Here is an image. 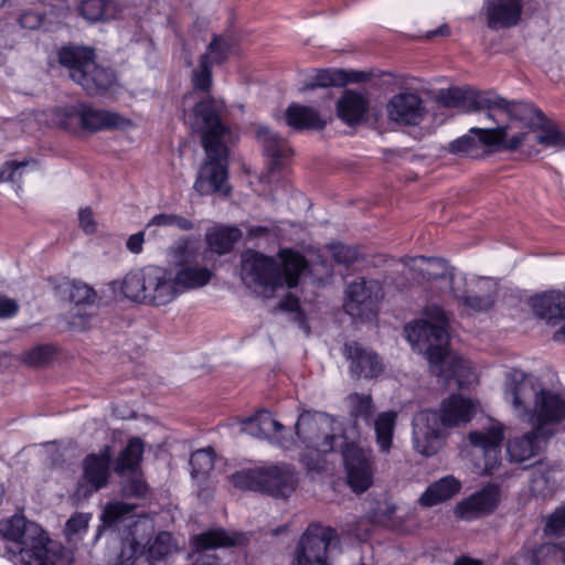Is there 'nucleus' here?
Segmentation results:
<instances>
[{
  "instance_id": "f257e3e1",
  "label": "nucleus",
  "mask_w": 565,
  "mask_h": 565,
  "mask_svg": "<svg viewBox=\"0 0 565 565\" xmlns=\"http://www.w3.org/2000/svg\"><path fill=\"white\" fill-rule=\"evenodd\" d=\"M478 107L498 109L511 119L507 125L472 130L488 147L500 146L505 150L515 151L533 139L546 148L565 149V134L531 105L510 103L495 96L479 99Z\"/></svg>"
},
{
  "instance_id": "f03ea898",
  "label": "nucleus",
  "mask_w": 565,
  "mask_h": 565,
  "mask_svg": "<svg viewBox=\"0 0 565 565\" xmlns=\"http://www.w3.org/2000/svg\"><path fill=\"white\" fill-rule=\"evenodd\" d=\"M223 110L222 100L209 97L195 104L191 116V128L201 134V143L206 154L193 185L200 195L220 193L228 196L232 191L227 183L228 149L225 136L228 129L221 120Z\"/></svg>"
},
{
  "instance_id": "7ed1b4c3",
  "label": "nucleus",
  "mask_w": 565,
  "mask_h": 565,
  "mask_svg": "<svg viewBox=\"0 0 565 565\" xmlns=\"http://www.w3.org/2000/svg\"><path fill=\"white\" fill-rule=\"evenodd\" d=\"M425 318L405 327L407 340L425 350L430 371L443 383L445 388H461L473 379L468 361L448 348V319L438 306H428Z\"/></svg>"
},
{
  "instance_id": "20e7f679",
  "label": "nucleus",
  "mask_w": 565,
  "mask_h": 565,
  "mask_svg": "<svg viewBox=\"0 0 565 565\" xmlns=\"http://www.w3.org/2000/svg\"><path fill=\"white\" fill-rule=\"evenodd\" d=\"M505 397L516 417L543 433L545 426L565 418V401L556 393L544 390L533 376L513 370L504 384Z\"/></svg>"
},
{
  "instance_id": "39448f33",
  "label": "nucleus",
  "mask_w": 565,
  "mask_h": 565,
  "mask_svg": "<svg viewBox=\"0 0 565 565\" xmlns=\"http://www.w3.org/2000/svg\"><path fill=\"white\" fill-rule=\"evenodd\" d=\"M0 535L12 544L6 553L14 565H66L62 547L22 514L1 520Z\"/></svg>"
},
{
  "instance_id": "423d86ee",
  "label": "nucleus",
  "mask_w": 565,
  "mask_h": 565,
  "mask_svg": "<svg viewBox=\"0 0 565 565\" xmlns=\"http://www.w3.org/2000/svg\"><path fill=\"white\" fill-rule=\"evenodd\" d=\"M475 412L476 406L470 399L456 394L444 399L439 411L418 412L412 422L415 451L425 457L437 454L448 436V430L468 423Z\"/></svg>"
},
{
  "instance_id": "0eeeda50",
  "label": "nucleus",
  "mask_w": 565,
  "mask_h": 565,
  "mask_svg": "<svg viewBox=\"0 0 565 565\" xmlns=\"http://www.w3.org/2000/svg\"><path fill=\"white\" fill-rule=\"evenodd\" d=\"M126 298L148 306L164 307L180 295L171 268L149 265L129 271L120 284Z\"/></svg>"
},
{
  "instance_id": "6e6552de",
  "label": "nucleus",
  "mask_w": 565,
  "mask_h": 565,
  "mask_svg": "<svg viewBox=\"0 0 565 565\" xmlns=\"http://www.w3.org/2000/svg\"><path fill=\"white\" fill-rule=\"evenodd\" d=\"M360 431L341 435V452L350 488L356 493L365 492L373 483L374 462L371 449H364L355 444Z\"/></svg>"
},
{
  "instance_id": "1a4fd4ad",
  "label": "nucleus",
  "mask_w": 565,
  "mask_h": 565,
  "mask_svg": "<svg viewBox=\"0 0 565 565\" xmlns=\"http://www.w3.org/2000/svg\"><path fill=\"white\" fill-rule=\"evenodd\" d=\"M241 278L246 287L265 297L282 286L280 265L274 258L250 249L242 254Z\"/></svg>"
},
{
  "instance_id": "9d476101",
  "label": "nucleus",
  "mask_w": 565,
  "mask_h": 565,
  "mask_svg": "<svg viewBox=\"0 0 565 565\" xmlns=\"http://www.w3.org/2000/svg\"><path fill=\"white\" fill-rule=\"evenodd\" d=\"M60 124L67 130H84L95 132L99 130L126 128L132 125L131 120L105 109L90 105L78 104L64 107L58 113Z\"/></svg>"
},
{
  "instance_id": "9b49d317",
  "label": "nucleus",
  "mask_w": 565,
  "mask_h": 565,
  "mask_svg": "<svg viewBox=\"0 0 565 565\" xmlns=\"http://www.w3.org/2000/svg\"><path fill=\"white\" fill-rule=\"evenodd\" d=\"M337 422L324 413L306 411L301 413L296 423V435L317 455L334 450V440L341 439V435L334 434L333 425Z\"/></svg>"
},
{
  "instance_id": "f8f14e48",
  "label": "nucleus",
  "mask_w": 565,
  "mask_h": 565,
  "mask_svg": "<svg viewBox=\"0 0 565 565\" xmlns=\"http://www.w3.org/2000/svg\"><path fill=\"white\" fill-rule=\"evenodd\" d=\"M334 529L310 524L300 537L291 565H329V550L337 543Z\"/></svg>"
},
{
  "instance_id": "ddd939ff",
  "label": "nucleus",
  "mask_w": 565,
  "mask_h": 565,
  "mask_svg": "<svg viewBox=\"0 0 565 565\" xmlns=\"http://www.w3.org/2000/svg\"><path fill=\"white\" fill-rule=\"evenodd\" d=\"M381 298L377 281L359 278L348 285L343 308L354 320L369 321L376 317Z\"/></svg>"
},
{
  "instance_id": "4468645a",
  "label": "nucleus",
  "mask_w": 565,
  "mask_h": 565,
  "mask_svg": "<svg viewBox=\"0 0 565 565\" xmlns=\"http://www.w3.org/2000/svg\"><path fill=\"white\" fill-rule=\"evenodd\" d=\"M451 292L460 305L476 312H481L493 307L498 287L491 278L477 277L466 282L465 290L452 286Z\"/></svg>"
},
{
  "instance_id": "2eb2a0df",
  "label": "nucleus",
  "mask_w": 565,
  "mask_h": 565,
  "mask_svg": "<svg viewBox=\"0 0 565 565\" xmlns=\"http://www.w3.org/2000/svg\"><path fill=\"white\" fill-rule=\"evenodd\" d=\"M503 437V427L498 422H489L486 427L471 431L468 435L470 444L482 450L484 471L489 475H492L500 466Z\"/></svg>"
},
{
  "instance_id": "dca6fc26",
  "label": "nucleus",
  "mask_w": 565,
  "mask_h": 565,
  "mask_svg": "<svg viewBox=\"0 0 565 565\" xmlns=\"http://www.w3.org/2000/svg\"><path fill=\"white\" fill-rule=\"evenodd\" d=\"M386 113L392 121L404 126H418L425 119L427 110L417 93L403 92L388 100Z\"/></svg>"
},
{
  "instance_id": "f3484780",
  "label": "nucleus",
  "mask_w": 565,
  "mask_h": 565,
  "mask_svg": "<svg viewBox=\"0 0 565 565\" xmlns=\"http://www.w3.org/2000/svg\"><path fill=\"white\" fill-rule=\"evenodd\" d=\"M344 356L349 362V371L355 379L372 380L384 371V365L377 353L358 342L345 343Z\"/></svg>"
},
{
  "instance_id": "a211bd4d",
  "label": "nucleus",
  "mask_w": 565,
  "mask_h": 565,
  "mask_svg": "<svg viewBox=\"0 0 565 565\" xmlns=\"http://www.w3.org/2000/svg\"><path fill=\"white\" fill-rule=\"evenodd\" d=\"M110 447L105 446L98 454L86 456L83 462L85 483L79 484V490L84 489V495L98 491L108 484L110 477Z\"/></svg>"
},
{
  "instance_id": "6ab92c4d",
  "label": "nucleus",
  "mask_w": 565,
  "mask_h": 565,
  "mask_svg": "<svg viewBox=\"0 0 565 565\" xmlns=\"http://www.w3.org/2000/svg\"><path fill=\"white\" fill-rule=\"evenodd\" d=\"M500 500L498 486L489 484L469 498L459 502L455 513L461 519L470 520L490 514L494 511Z\"/></svg>"
},
{
  "instance_id": "aec40b11",
  "label": "nucleus",
  "mask_w": 565,
  "mask_h": 565,
  "mask_svg": "<svg viewBox=\"0 0 565 565\" xmlns=\"http://www.w3.org/2000/svg\"><path fill=\"white\" fill-rule=\"evenodd\" d=\"M402 263L409 269L412 278L419 284L438 279L452 280L451 269L441 258L404 257Z\"/></svg>"
},
{
  "instance_id": "412c9836",
  "label": "nucleus",
  "mask_w": 565,
  "mask_h": 565,
  "mask_svg": "<svg viewBox=\"0 0 565 565\" xmlns=\"http://www.w3.org/2000/svg\"><path fill=\"white\" fill-rule=\"evenodd\" d=\"M337 116L348 126H358L366 117L370 100L366 94L345 89L337 102Z\"/></svg>"
},
{
  "instance_id": "4be33fe9",
  "label": "nucleus",
  "mask_w": 565,
  "mask_h": 565,
  "mask_svg": "<svg viewBox=\"0 0 565 565\" xmlns=\"http://www.w3.org/2000/svg\"><path fill=\"white\" fill-rule=\"evenodd\" d=\"M76 77L77 84L88 96L103 95L117 83L115 72L109 67L97 64L96 61L83 74L77 73Z\"/></svg>"
},
{
  "instance_id": "5701e85b",
  "label": "nucleus",
  "mask_w": 565,
  "mask_h": 565,
  "mask_svg": "<svg viewBox=\"0 0 565 565\" xmlns=\"http://www.w3.org/2000/svg\"><path fill=\"white\" fill-rule=\"evenodd\" d=\"M521 12V0H489L487 24L492 30L513 26L519 23Z\"/></svg>"
},
{
  "instance_id": "b1692460",
  "label": "nucleus",
  "mask_w": 565,
  "mask_h": 565,
  "mask_svg": "<svg viewBox=\"0 0 565 565\" xmlns=\"http://www.w3.org/2000/svg\"><path fill=\"white\" fill-rule=\"evenodd\" d=\"M58 64L67 71L70 78L77 84L76 74H83L95 61V51L88 46L68 45L57 52Z\"/></svg>"
},
{
  "instance_id": "393cba45",
  "label": "nucleus",
  "mask_w": 565,
  "mask_h": 565,
  "mask_svg": "<svg viewBox=\"0 0 565 565\" xmlns=\"http://www.w3.org/2000/svg\"><path fill=\"white\" fill-rule=\"evenodd\" d=\"M278 471V477L268 478V482H260V492L274 498H288L296 489L297 478L294 467L290 465H273L262 467V472Z\"/></svg>"
},
{
  "instance_id": "a878e982",
  "label": "nucleus",
  "mask_w": 565,
  "mask_h": 565,
  "mask_svg": "<svg viewBox=\"0 0 565 565\" xmlns=\"http://www.w3.org/2000/svg\"><path fill=\"white\" fill-rule=\"evenodd\" d=\"M533 312L551 323L565 318V295L559 291L544 292L530 299Z\"/></svg>"
},
{
  "instance_id": "bb28decb",
  "label": "nucleus",
  "mask_w": 565,
  "mask_h": 565,
  "mask_svg": "<svg viewBox=\"0 0 565 565\" xmlns=\"http://www.w3.org/2000/svg\"><path fill=\"white\" fill-rule=\"evenodd\" d=\"M286 124L295 130H322L327 121L313 107L291 103L285 110Z\"/></svg>"
},
{
  "instance_id": "cd10ccee",
  "label": "nucleus",
  "mask_w": 565,
  "mask_h": 565,
  "mask_svg": "<svg viewBox=\"0 0 565 565\" xmlns=\"http://www.w3.org/2000/svg\"><path fill=\"white\" fill-rule=\"evenodd\" d=\"M213 271L201 265H182L173 270L179 295L205 287L213 278Z\"/></svg>"
},
{
  "instance_id": "c85d7f7f",
  "label": "nucleus",
  "mask_w": 565,
  "mask_h": 565,
  "mask_svg": "<svg viewBox=\"0 0 565 565\" xmlns=\"http://www.w3.org/2000/svg\"><path fill=\"white\" fill-rule=\"evenodd\" d=\"M256 138L262 143L266 154L273 158L269 171H278L281 168L280 160L290 154V148L287 141L264 126L256 130Z\"/></svg>"
},
{
  "instance_id": "c756f323",
  "label": "nucleus",
  "mask_w": 565,
  "mask_h": 565,
  "mask_svg": "<svg viewBox=\"0 0 565 565\" xmlns=\"http://www.w3.org/2000/svg\"><path fill=\"white\" fill-rule=\"evenodd\" d=\"M482 98H489L488 96L481 95V94H475L469 93L467 90H463L459 87H452L446 90H440L437 100L440 105L447 108H462L466 110H481V107H478V100ZM489 110L488 116L489 118L497 120L493 115L492 110L487 108Z\"/></svg>"
},
{
  "instance_id": "7c9ffc66",
  "label": "nucleus",
  "mask_w": 565,
  "mask_h": 565,
  "mask_svg": "<svg viewBox=\"0 0 565 565\" xmlns=\"http://www.w3.org/2000/svg\"><path fill=\"white\" fill-rule=\"evenodd\" d=\"M241 429L253 437L265 439L269 438L273 431L280 433L284 425L276 420L269 412L262 409L241 420Z\"/></svg>"
},
{
  "instance_id": "2f4dec72",
  "label": "nucleus",
  "mask_w": 565,
  "mask_h": 565,
  "mask_svg": "<svg viewBox=\"0 0 565 565\" xmlns=\"http://www.w3.org/2000/svg\"><path fill=\"white\" fill-rule=\"evenodd\" d=\"M461 489V482L454 476H447L431 483L422 494L419 501L425 507H433L451 499Z\"/></svg>"
},
{
  "instance_id": "473e14b6",
  "label": "nucleus",
  "mask_w": 565,
  "mask_h": 565,
  "mask_svg": "<svg viewBox=\"0 0 565 565\" xmlns=\"http://www.w3.org/2000/svg\"><path fill=\"white\" fill-rule=\"evenodd\" d=\"M556 466L544 462H540L533 468L530 483V489L533 495L545 499L554 493L556 486Z\"/></svg>"
},
{
  "instance_id": "72a5a7b5",
  "label": "nucleus",
  "mask_w": 565,
  "mask_h": 565,
  "mask_svg": "<svg viewBox=\"0 0 565 565\" xmlns=\"http://www.w3.org/2000/svg\"><path fill=\"white\" fill-rule=\"evenodd\" d=\"M543 435L544 433L533 428V430L522 435L521 437H515L509 440L507 452L510 460L514 462H523L535 456L539 448L536 439L539 436Z\"/></svg>"
},
{
  "instance_id": "f704fd0d",
  "label": "nucleus",
  "mask_w": 565,
  "mask_h": 565,
  "mask_svg": "<svg viewBox=\"0 0 565 565\" xmlns=\"http://www.w3.org/2000/svg\"><path fill=\"white\" fill-rule=\"evenodd\" d=\"M241 231L236 227L217 226L205 234L209 249L217 255H224L233 248L239 239Z\"/></svg>"
},
{
  "instance_id": "c9c22d12",
  "label": "nucleus",
  "mask_w": 565,
  "mask_h": 565,
  "mask_svg": "<svg viewBox=\"0 0 565 565\" xmlns=\"http://www.w3.org/2000/svg\"><path fill=\"white\" fill-rule=\"evenodd\" d=\"M349 407V415L353 419V425L350 429H345L343 433L351 434L354 429L360 431L356 426L358 420L370 423L375 412V405L371 394H359L351 393L347 397Z\"/></svg>"
},
{
  "instance_id": "e433bc0d",
  "label": "nucleus",
  "mask_w": 565,
  "mask_h": 565,
  "mask_svg": "<svg viewBox=\"0 0 565 565\" xmlns=\"http://www.w3.org/2000/svg\"><path fill=\"white\" fill-rule=\"evenodd\" d=\"M396 419V411H386L380 413L373 422L376 444L380 451L384 454H388L392 449Z\"/></svg>"
},
{
  "instance_id": "4c0bfd02",
  "label": "nucleus",
  "mask_w": 565,
  "mask_h": 565,
  "mask_svg": "<svg viewBox=\"0 0 565 565\" xmlns=\"http://www.w3.org/2000/svg\"><path fill=\"white\" fill-rule=\"evenodd\" d=\"M238 542V534H230L223 529L206 531L193 536L192 539L193 548L196 552L210 548L234 546Z\"/></svg>"
},
{
  "instance_id": "58836bf2",
  "label": "nucleus",
  "mask_w": 565,
  "mask_h": 565,
  "mask_svg": "<svg viewBox=\"0 0 565 565\" xmlns=\"http://www.w3.org/2000/svg\"><path fill=\"white\" fill-rule=\"evenodd\" d=\"M143 455V443L139 437L130 438L115 461V472L119 476L139 467Z\"/></svg>"
},
{
  "instance_id": "ea45409f",
  "label": "nucleus",
  "mask_w": 565,
  "mask_h": 565,
  "mask_svg": "<svg viewBox=\"0 0 565 565\" xmlns=\"http://www.w3.org/2000/svg\"><path fill=\"white\" fill-rule=\"evenodd\" d=\"M278 471L271 470L262 472V468L246 469L231 475V483L241 490H250L260 492V482H268V478L278 477Z\"/></svg>"
},
{
  "instance_id": "a19ab883",
  "label": "nucleus",
  "mask_w": 565,
  "mask_h": 565,
  "mask_svg": "<svg viewBox=\"0 0 565 565\" xmlns=\"http://www.w3.org/2000/svg\"><path fill=\"white\" fill-rule=\"evenodd\" d=\"M282 260V284L286 282L289 288L297 286L300 274L307 267L306 258L292 250H282L280 253Z\"/></svg>"
},
{
  "instance_id": "79ce46f5",
  "label": "nucleus",
  "mask_w": 565,
  "mask_h": 565,
  "mask_svg": "<svg viewBox=\"0 0 565 565\" xmlns=\"http://www.w3.org/2000/svg\"><path fill=\"white\" fill-rule=\"evenodd\" d=\"M179 551L178 543L172 534L162 531L149 543L147 555L150 562L166 561Z\"/></svg>"
},
{
  "instance_id": "37998d69",
  "label": "nucleus",
  "mask_w": 565,
  "mask_h": 565,
  "mask_svg": "<svg viewBox=\"0 0 565 565\" xmlns=\"http://www.w3.org/2000/svg\"><path fill=\"white\" fill-rule=\"evenodd\" d=\"M526 559L529 565H565V550L556 544L544 543L531 551Z\"/></svg>"
},
{
  "instance_id": "c03bdc74",
  "label": "nucleus",
  "mask_w": 565,
  "mask_h": 565,
  "mask_svg": "<svg viewBox=\"0 0 565 565\" xmlns=\"http://www.w3.org/2000/svg\"><path fill=\"white\" fill-rule=\"evenodd\" d=\"M67 292L70 301L75 305L76 316H85L82 309L94 307L97 302V292L85 282H71Z\"/></svg>"
},
{
  "instance_id": "a18cd8bd",
  "label": "nucleus",
  "mask_w": 565,
  "mask_h": 565,
  "mask_svg": "<svg viewBox=\"0 0 565 565\" xmlns=\"http://www.w3.org/2000/svg\"><path fill=\"white\" fill-rule=\"evenodd\" d=\"M90 515L87 513H74L65 523L63 533L67 543L76 544L87 532Z\"/></svg>"
},
{
  "instance_id": "49530a36",
  "label": "nucleus",
  "mask_w": 565,
  "mask_h": 565,
  "mask_svg": "<svg viewBox=\"0 0 565 565\" xmlns=\"http://www.w3.org/2000/svg\"><path fill=\"white\" fill-rule=\"evenodd\" d=\"M191 475L193 478H204L214 467L212 448L195 450L190 457Z\"/></svg>"
},
{
  "instance_id": "de8ad7c7",
  "label": "nucleus",
  "mask_w": 565,
  "mask_h": 565,
  "mask_svg": "<svg viewBox=\"0 0 565 565\" xmlns=\"http://www.w3.org/2000/svg\"><path fill=\"white\" fill-rule=\"evenodd\" d=\"M344 84V71L319 70L312 81L305 84L302 90H312L317 87L341 86Z\"/></svg>"
},
{
  "instance_id": "09e8293b",
  "label": "nucleus",
  "mask_w": 565,
  "mask_h": 565,
  "mask_svg": "<svg viewBox=\"0 0 565 565\" xmlns=\"http://www.w3.org/2000/svg\"><path fill=\"white\" fill-rule=\"evenodd\" d=\"M475 128L470 129V134L473 136H463L452 142L449 143L448 150L455 154H466L473 157L477 154L479 150V145L486 146L479 138V135L472 131Z\"/></svg>"
},
{
  "instance_id": "8fccbe9b",
  "label": "nucleus",
  "mask_w": 565,
  "mask_h": 565,
  "mask_svg": "<svg viewBox=\"0 0 565 565\" xmlns=\"http://www.w3.org/2000/svg\"><path fill=\"white\" fill-rule=\"evenodd\" d=\"M150 226H175L181 231H193L195 224L193 221L173 213H160L154 215L148 223Z\"/></svg>"
},
{
  "instance_id": "3c124183",
  "label": "nucleus",
  "mask_w": 565,
  "mask_h": 565,
  "mask_svg": "<svg viewBox=\"0 0 565 565\" xmlns=\"http://www.w3.org/2000/svg\"><path fill=\"white\" fill-rule=\"evenodd\" d=\"M233 47V41L228 38L214 35L204 54H209V63L221 64L226 58Z\"/></svg>"
},
{
  "instance_id": "603ef678",
  "label": "nucleus",
  "mask_w": 565,
  "mask_h": 565,
  "mask_svg": "<svg viewBox=\"0 0 565 565\" xmlns=\"http://www.w3.org/2000/svg\"><path fill=\"white\" fill-rule=\"evenodd\" d=\"M332 258L338 263L345 266H351L362 259V254L354 246L344 244H332L330 246Z\"/></svg>"
},
{
  "instance_id": "864d4df0",
  "label": "nucleus",
  "mask_w": 565,
  "mask_h": 565,
  "mask_svg": "<svg viewBox=\"0 0 565 565\" xmlns=\"http://www.w3.org/2000/svg\"><path fill=\"white\" fill-rule=\"evenodd\" d=\"M212 65L209 63V54H203L200 61V70L193 72V86L195 89L206 92L212 85Z\"/></svg>"
},
{
  "instance_id": "5fc2aeb1",
  "label": "nucleus",
  "mask_w": 565,
  "mask_h": 565,
  "mask_svg": "<svg viewBox=\"0 0 565 565\" xmlns=\"http://www.w3.org/2000/svg\"><path fill=\"white\" fill-rule=\"evenodd\" d=\"M169 255L175 259L180 266L186 265L195 256V250L192 247V241L189 237H183L175 242L169 248Z\"/></svg>"
},
{
  "instance_id": "6e6d98bb",
  "label": "nucleus",
  "mask_w": 565,
  "mask_h": 565,
  "mask_svg": "<svg viewBox=\"0 0 565 565\" xmlns=\"http://www.w3.org/2000/svg\"><path fill=\"white\" fill-rule=\"evenodd\" d=\"M136 509L135 504L125 502L108 503L103 512L102 519L105 524H113L130 514Z\"/></svg>"
},
{
  "instance_id": "4d7b16f0",
  "label": "nucleus",
  "mask_w": 565,
  "mask_h": 565,
  "mask_svg": "<svg viewBox=\"0 0 565 565\" xmlns=\"http://www.w3.org/2000/svg\"><path fill=\"white\" fill-rule=\"evenodd\" d=\"M78 10L87 21L97 22L105 17L106 3L104 0H84L81 2Z\"/></svg>"
},
{
  "instance_id": "13d9d810",
  "label": "nucleus",
  "mask_w": 565,
  "mask_h": 565,
  "mask_svg": "<svg viewBox=\"0 0 565 565\" xmlns=\"http://www.w3.org/2000/svg\"><path fill=\"white\" fill-rule=\"evenodd\" d=\"M53 349L49 345H39L25 352L23 361L30 366H41L47 363L53 356Z\"/></svg>"
},
{
  "instance_id": "bf43d9fd",
  "label": "nucleus",
  "mask_w": 565,
  "mask_h": 565,
  "mask_svg": "<svg viewBox=\"0 0 565 565\" xmlns=\"http://www.w3.org/2000/svg\"><path fill=\"white\" fill-rule=\"evenodd\" d=\"M544 532L546 535L556 536L565 534V507L556 509L547 518Z\"/></svg>"
},
{
  "instance_id": "052dcab7",
  "label": "nucleus",
  "mask_w": 565,
  "mask_h": 565,
  "mask_svg": "<svg viewBox=\"0 0 565 565\" xmlns=\"http://www.w3.org/2000/svg\"><path fill=\"white\" fill-rule=\"evenodd\" d=\"M44 15L45 11L39 8L24 10L19 18V24L24 29L35 30L41 26Z\"/></svg>"
},
{
  "instance_id": "680f3d73",
  "label": "nucleus",
  "mask_w": 565,
  "mask_h": 565,
  "mask_svg": "<svg viewBox=\"0 0 565 565\" xmlns=\"http://www.w3.org/2000/svg\"><path fill=\"white\" fill-rule=\"evenodd\" d=\"M28 164L26 161H11L3 166V168L0 170V182L2 181H11L15 182L20 180L21 172L20 170L24 168Z\"/></svg>"
},
{
  "instance_id": "e2e57ef3",
  "label": "nucleus",
  "mask_w": 565,
  "mask_h": 565,
  "mask_svg": "<svg viewBox=\"0 0 565 565\" xmlns=\"http://www.w3.org/2000/svg\"><path fill=\"white\" fill-rule=\"evenodd\" d=\"M148 487L140 478H130L122 486V494L126 497L141 498L147 493Z\"/></svg>"
},
{
  "instance_id": "0e129e2a",
  "label": "nucleus",
  "mask_w": 565,
  "mask_h": 565,
  "mask_svg": "<svg viewBox=\"0 0 565 565\" xmlns=\"http://www.w3.org/2000/svg\"><path fill=\"white\" fill-rule=\"evenodd\" d=\"M79 225L87 234H93L97 231V223L94 220L93 211L89 207L79 211Z\"/></svg>"
},
{
  "instance_id": "69168bd1",
  "label": "nucleus",
  "mask_w": 565,
  "mask_h": 565,
  "mask_svg": "<svg viewBox=\"0 0 565 565\" xmlns=\"http://www.w3.org/2000/svg\"><path fill=\"white\" fill-rule=\"evenodd\" d=\"M18 305L14 300L0 297V318H9L18 312Z\"/></svg>"
},
{
  "instance_id": "338daca9",
  "label": "nucleus",
  "mask_w": 565,
  "mask_h": 565,
  "mask_svg": "<svg viewBox=\"0 0 565 565\" xmlns=\"http://www.w3.org/2000/svg\"><path fill=\"white\" fill-rule=\"evenodd\" d=\"M142 244H143V233L139 232L137 234L131 235L128 238L126 246L131 253L138 254L142 249Z\"/></svg>"
},
{
  "instance_id": "774afa93",
  "label": "nucleus",
  "mask_w": 565,
  "mask_h": 565,
  "mask_svg": "<svg viewBox=\"0 0 565 565\" xmlns=\"http://www.w3.org/2000/svg\"><path fill=\"white\" fill-rule=\"evenodd\" d=\"M344 78H345V84L350 83V82L360 83V82L367 81L370 78V76H369V74H366L364 72L351 71V72H344Z\"/></svg>"
}]
</instances>
